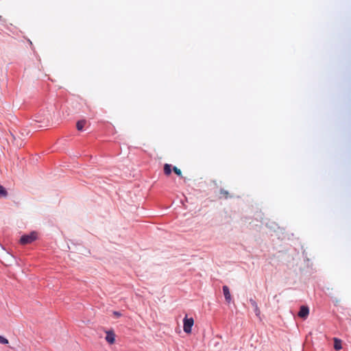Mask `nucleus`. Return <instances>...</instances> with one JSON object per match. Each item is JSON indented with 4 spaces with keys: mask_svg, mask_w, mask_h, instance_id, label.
Masks as SVG:
<instances>
[{
    "mask_svg": "<svg viewBox=\"0 0 351 351\" xmlns=\"http://www.w3.org/2000/svg\"><path fill=\"white\" fill-rule=\"evenodd\" d=\"M194 324V319L192 317L189 318L186 315L183 319V330L184 332L190 334L191 332L192 326Z\"/></svg>",
    "mask_w": 351,
    "mask_h": 351,
    "instance_id": "f257e3e1",
    "label": "nucleus"
},
{
    "mask_svg": "<svg viewBox=\"0 0 351 351\" xmlns=\"http://www.w3.org/2000/svg\"><path fill=\"white\" fill-rule=\"evenodd\" d=\"M37 238L36 232H31L29 234L23 235L20 239V243L23 245H26L32 243Z\"/></svg>",
    "mask_w": 351,
    "mask_h": 351,
    "instance_id": "f03ea898",
    "label": "nucleus"
},
{
    "mask_svg": "<svg viewBox=\"0 0 351 351\" xmlns=\"http://www.w3.org/2000/svg\"><path fill=\"white\" fill-rule=\"evenodd\" d=\"M309 314V308L306 306H301L300 311L298 313V317L302 319H306Z\"/></svg>",
    "mask_w": 351,
    "mask_h": 351,
    "instance_id": "7ed1b4c3",
    "label": "nucleus"
},
{
    "mask_svg": "<svg viewBox=\"0 0 351 351\" xmlns=\"http://www.w3.org/2000/svg\"><path fill=\"white\" fill-rule=\"evenodd\" d=\"M106 340L110 344H113L115 342V334L112 330L106 332Z\"/></svg>",
    "mask_w": 351,
    "mask_h": 351,
    "instance_id": "20e7f679",
    "label": "nucleus"
},
{
    "mask_svg": "<svg viewBox=\"0 0 351 351\" xmlns=\"http://www.w3.org/2000/svg\"><path fill=\"white\" fill-rule=\"evenodd\" d=\"M223 293L228 304H230L232 301V296L229 290V288L225 285L223 287Z\"/></svg>",
    "mask_w": 351,
    "mask_h": 351,
    "instance_id": "39448f33",
    "label": "nucleus"
},
{
    "mask_svg": "<svg viewBox=\"0 0 351 351\" xmlns=\"http://www.w3.org/2000/svg\"><path fill=\"white\" fill-rule=\"evenodd\" d=\"M334 348L336 350H339L342 348L341 341L337 338H334Z\"/></svg>",
    "mask_w": 351,
    "mask_h": 351,
    "instance_id": "423d86ee",
    "label": "nucleus"
},
{
    "mask_svg": "<svg viewBox=\"0 0 351 351\" xmlns=\"http://www.w3.org/2000/svg\"><path fill=\"white\" fill-rule=\"evenodd\" d=\"M86 120H80V121H78L76 123V128L77 129V130L79 131H82L84 127V125H86Z\"/></svg>",
    "mask_w": 351,
    "mask_h": 351,
    "instance_id": "0eeeda50",
    "label": "nucleus"
},
{
    "mask_svg": "<svg viewBox=\"0 0 351 351\" xmlns=\"http://www.w3.org/2000/svg\"><path fill=\"white\" fill-rule=\"evenodd\" d=\"M164 173L167 176H169L171 173V165L169 164H165L164 165Z\"/></svg>",
    "mask_w": 351,
    "mask_h": 351,
    "instance_id": "6e6552de",
    "label": "nucleus"
},
{
    "mask_svg": "<svg viewBox=\"0 0 351 351\" xmlns=\"http://www.w3.org/2000/svg\"><path fill=\"white\" fill-rule=\"evenodd\" d=\"M0 195L2 197H6L8 195V192L5 189V188L0 184Z\"/></svg>",
    "mask_w": 351,
    "mask_h": 351,
    "instance_id": "1a4fd4ad",
    "label": "nucleus"
},
{
    "mask_svg": "<svg viewBox=\"0 0 351 351\" xmlns=\"http://www.w3.org/2000/svg\"><path fill=\"white\" fill-rule=\"evenodd\" d=\"M173 171H174V173L178 175L179 177H182V171L180 169H178V167H174L173 168Z\"/></svg>",
    "mask_w": 351,
    "mask_h": 351,
    "instance_id": "9d476101",
    "label": "nucleus"
},
{
    "mask_svg": "<svg viewBox=\"0 0 351 351\" xmlns=\"http://www.w3.org/2000/svg\"><path fill=\"white\" fill-rule=\"evenodd\" d=\"M0 343L1 344H8V340L5 338L4 337L0 335Z\"/></svg>",
    "mask_w": 351,
    "mask_h": 351,
    "instance_id": "9b49d317",
    "label": "nucleus"
},
{
    "mask_svg": "<svg viewBox=\"0 0 351 351\" xmlns=\"http://www.w3.org/2000/svg\"><path fill=\"white\" fill-rule=\"evenodd\" d=\"M220 194L222 195L225 198H228L229 195L228 192L224 189L220 190Z\"/></svg>",
    "mask_w": 351,
    "mask_h": 351,
    "instance_id": "f8f14e48",
    "label": "nucleus"
},
{
    "mask_svg": "<svg viewBox=\"0 0 351 351\" xmlns=\"http://www.w3.org/2000/svg\"><path fill=\"white\" fill-rule=\"evenodd\" d=\"M254 311H255L256 315L257 316H258L260 315L261 312H260V310H259V308H258L257 305H256V307L254 308Z\"/></svg>",
    "mask_w": 351,
    "mask_h": 351,
    "instance_id": "ddd939ff",
    "label": "nucleus"
},
{
    "mask_svg": "<svg viewBox=\"0 0 351 351\" xmlns=\"http://www.w3.org/2000/svg\"><path fill=\"white\" fill-rule=\"evenodd\" d=\"M113 315L116 317H119L121 316V314L118 312V311H114L113 312Z\"/></svg>",
    "mask_w": 351,
    "mask_h": 351,
    "instance_id": "4468645a",
    "label": "nucleus"
},
{
    "mask_svg": "<svg viewBox=\"0 0 351 351\" xmlns=\"http://www.w3.org/2000/svg\"><path fill=\"white\" fill-rule=\"evenodd\" d=\"M251 303H252V304L254 306V308L256 307V305H257V304L256 303V302H255V301H254V300H251Z\"/></svg>",
    "mask_w": 351,
    "mask_h": 351,
    "instance_id": "2eb2a0df",
    "label": "nucleus"
}]
</instances>
